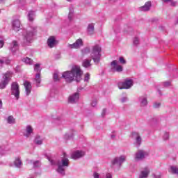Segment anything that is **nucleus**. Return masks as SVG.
Listing matches in <instances>:
<instances>
[{"label":"nucleus","mask_w":178,"mask_h":178,"mask_svg":"<svg viewBox=\"0 0 178 178\" xmlns=\"http://www.w3.org/2000/svg\"><path fill=\"white\" fill-rule=\"evenodd\" d=\"M118 0H109L111 3L116 2Z\"/></svg>","instance_id":"obj_55"},{"label":"nucleus","mask_w":178,"mask_h":178,"mask_svg":"<svg viewBox=\"0 0 178 178\" xmlns=\"http://www.w3.org/2000/svg\"><path fill=\"white\" fill-rule=\"evenodd\" d=\"M10 49L13 54H15V52L19 49V44L16 40L13 41L10 44Z\"/></svg>","instance_id":"obj_19"},{"label":"nucleus","mask_w":178,"mask_h":178,"mask_svg":"<svg viewBox=\"0 0 178 178\" xmlns=\"http://www.w3.org/2000/svg\"><path fill=\"white\" fill-rule=\"evenodd\" d=\"M153 177L154 178H161V177H162V175H161V174H159V175L154 174Z\"/></svg>","instance_id":"obj_48"},{"label":"nucleus","mask_w":178,"mask_h":178,"mask_svg":"<svg viewBox=\"0 0 178 178\" xmlns=\"http://www.w3.org/2000/svg\"><path fill=\"white\" fill-rule=\"evenodd\" d=\"M49 162H50L51 165H57L58 168L56 172L61 175L62 176H65L66 173L65 168L69 167V159L67 158V155L66 153L63 154V157L61 158V161H55L51 159V157H47Z\"/></svg>","instance_id":"obj_2"},{"label":"nucleus","mask_w":178,"mask_h":178,"mask_svg":"<svg viewBox=\"0 0 178 178\" xmlns=\"http://www.w3.org/2000/svg\"><path fill=\"white\" fill-rule=\"evenodd\" d=\"M83 76V70L79 65H74L70 71H65L61 74V79L65 80V83H72V81H80Z\"/></svg>","instance_id":"obj_1"},{"label":"nucleus","mask_w":178,"mask_h":178,"mask_svg":"<svg viewBox=\"0 0 178 178\" xmlns=\"http://www.w3.org/2000/svg\"><path fill=\"white\" fill-rule=\"evenodd\" d=\"M139 101L140 103L141 106H147L148 104V102L147 101V97L142 96L139 98Z\"/></svg>","instance_id":"obj_27"},{"label":"nucleus","mask_w":178,"mask_h":178,"mask_svg":"<svg viewBox=\"0 0 178 178\" xmlns=\"http://www.w3.org/2000/svg\"><path fill=\"white\" fill-rule=\"evenodd\" d=\"M8 151V148L5 145H0V155H5Z\"/></svg>","instance_id":"obj_32"},{"label":"nucleus","mask_w":178,"mask_h":178,"mask_svg":"<svg viewBox=\"0 0 178 178\" xmlns=\"http://www.w3.org/2000/svg\"><path fill=\"white\" fill-rule=\"evenodd\" d=\"M3 40H0V48H2V47H3Z\"/></svg>","instance_id":"obj_52"},{"label":"nucleus","mask_w":178,"mask_h":178,"mask_svg":"<svg viewBox=\"0 0 178 178\" xmlns=\"http://www.w3.org/2000/svg\"><path fill=\"white\" fill-rule=\"evenodd\" d=\"M133 87V80L127 79L124 82L118 83L119 90H129Z\"/></svg>","instance_id":"obj_9"},{"label":"nucleus","mask_w":178,"mask_h":178,"mask_svg":"<svg viewBox=\"0 0 178 178\" xmlns=\"http://www.w3.org/2000/svg\"><path fill=\"white\" fill-rule=\"evenodd\" d=\"M33 134V127L31 126L28 125L26 128V133L24 134L25 137H30Z\"/></svg>","instance_id":"obj_25"},{"label":"nucleus","mask_w":178,"mask_h":178,"mask_svg":"<svg viewBox=\"0 0 178 178\" xmlns=\"http://www.w3.org/2000/svg\"><path fill=\"white\" fill-rule=\"evenodd\" d=\"M164 3H168V2H172V0H162Z\"/></svg>","instance_id":"obj_53"},{"label":"nucleus","mask_w":178,"mask_h":178,"mask_svg":"<svg viewBox=\"0 0 178 178\" xmlns=\"http://www.w3.org/2000/svg\"><path fill=\"white\" fill-rule=\"evenodd\" d=\"M21 24L22 23L19 19H13L12 22L13 29L15 30V31H19Z\"/></svg>","instance_id":"obj_17"},{"label":"nucleus","mask_w":178,"mask_h":178,"mask_svg":"<svg viewBox=\"0 0 178 178\" xmlns=\"http://www.w3.org/2000/svg\"><path fill=\"white\" fill-rule=\"evenodd\" d=\"M101 51L102 49L98 44H96L92 47L90 56L92 59H93V62L96 65H98V63H99V61L101 60Z\"/></svg>","instance_id":"obj_4"},{"label":"nucleus","mask_w":178,"mask_h":178,"mask_svg":"<svg viewBox=\"0 0 178 178\" xmlns=\"http://www.w3.org/2000/svg\"><path fill=\"white\" fill-rule=\"evenodd\" d=\"M74 134L73 133H68L65 135V140H70V138H73Z\"/></svg>","instance_id":"obj_37"},{"label":"nucleus","mask_w":178,"mask_h":178,"mask_svg":"<svg viewBox=\"0 0 178 178\" xmlns=\"http://www.w3.org/2000/svg\"><path fill=\"white\" fill-rule=\"evenodd\" d=\"M106 114V108H104L102 112V118H104V116H105Z\"/></svg>","instance_id":"obj_47"},{"label":"nucleus","mask_w":178,"mask_h":178,"mask_svg":"<svg viewBox=\"0 0 178 178\" xmlns=\"http://www.w3.org/2000/svg\"><path fill=\"white\" fill-rule=\"evenodd\" d=\"M148 175H149V169L146 167L140 172L139 178H147L148 177Z\"/></svg>","instance_id":"obj_20"},{"label":"nucleus","mask_w":178,"mask_h":178,"mask_svg":"<svg viewBox=\"0 0 178 178\" xmlns=\"http://www.w3.org/2000/svg\"><path fill=\"white\" fill-rule=\"evenodd\" d=\"M139 42H140V40L138 39V38H135L134 39V45H138Z\"/></svg>","instance_id":"obj_41"},{"label":"nucleus","mask_w":178,"mask_h":178,"mask_svg":"<svg viewBox=\"0 0 178 178\" xmlns=\"http://www.w3.org/2000/svg\"><path fill=\"white\" fill-rule=\"evenodd\" d=\"M111 138H115V137H116V135H115V134H112L111 136Z\"/></svg>","instance_id":"obj_56"},{"label":"nucleus","mask_w":178,"mask_h":178,"mask_svg":"<svg viewBox=\"0 0 178 178\" xmlns=\"http://www.w3.org/2000/svg\"><path fill=\"white\" fill-rule=\"evenodd\" d=\"M67 2H72V1H73V0H67Z\"/></svg>","instance_id":"obj_58"},{"label":"nucleus","mask_w":178,"mask_h":178,"mask_svg":"<svg viewBox=\"0 0 178 178\" xmlns=\"http://www.w3.org/2000/svg\"><path fill=\"white\" fill-rule=\"evenodd\" d=\"M34 72H37L34 79L36 87H40L41 84V65L40 64L35 65Z\"/></svg>","instance_id":"obj_5"},{"label":"nucleus","mask_w":178,"mask_h":178,"mask_svg":"<svg viewBox=\"0 0 178 178\" xmlns=\"http://www.w3.org/2000/svg\"><path fill=\"white\" fill-rule=\"evenodd\" d=\"M106 178H112V174L108 172V173L106 175Z\"/></svg>","instance_id":"obj_51"},{"label":"nucleus","mask_w":178,"mask_h":178,"mask_svg":"<svg viewBox=\"0 0 178 178\" xmlns=\"http://www.w3.org/2000/svg\"><path fill=\"white\" fill-rule=\"evenodd\" d=\"M81 54L83 56L90 54V47H85L84 49H83L81 50Z\"/></svg>","instance_id":"obj_36"},{"label":"nucleus","mask_w":178,"mask_h":178,"mask_svg":"<svg viewBox=\"0 0 178 178\" xmlns=\"http://www.w3.org/2000/svg\"><path fill=\"white\" fill-rule=\"evenodd\" d=\"M12 60L9 59L8 57H2L0 58V65H10Z\"/></svg>","instance_id":"obj_24"},{"label":"nucleus","mask_w":178,"mask_h":178,"mask_svg":"<svg viewBox=\"0 0 178 178\" xmlns=\"http://www.w3.org/2000/svg\"><path fill=\"white\" fill-rule=\"evenodd\" d=\"M84 155H86V152L83 151L76 150L71 154V158L72 159L77 160L80 159V158H83Z\"/></svg>","instance_id":"obj_14"},{"label":"nucleus","mask_w":178,"mask_h":178,"mask_svg":"<svg viewBox=\"0 0 178 178\" xmlns=\"http://www.w3.org/2000/svg\"><path fill=\"white\" fill-rule=\"evenodd\" d=\"M80 98V94L79 92L74 93L68 97L69 104H76Z\"/></svg>","instance_id":"obj_15"},{"label":"nucleus","mask_w":178,"mask_h":178,"mask_svg":"<svg viewBox=\"0 0 178 178\" xmlns=\"http://www.w3.org/2000/svg\"><path fill=\"white\" fill-rule=\"evenodd\" d=\"M170 169H171L172 172L174 175H178V168L174 167V166H171Z\"/></svg>","instance_id":"obj_38"},{"label":"nucleus","mask_w":178,"mask_h":178,"mask_svg":"<svg viewBox=\"0 0 178 178\" xmlns=\"http://www.w3.org/2000/svg\"><path fill=\"white\" fill-rule=\"evenodd\" d=\"M93 177L94 178H99V174H98L97 172H95L93 174Z\"/></svg>","instance_id":"obj_50"},{"label":"nucleus","mask_w":178,"mask_h":178,"mask_svg":"<svg viewBox=\"0 0 178 178\" xmlns=\"http://www.w3.org/2000/svg\"><path fill=\"white\" fill-rule=\"evenodd\" d=\"M6 0H0V3H5Z\"/></svg>","instance_id":"obj_57"},{"label":"nucleus","mask_w":178,"mask_h":178,"mask_svg":"<svg viewBox=\"0 0 178 178\" xmlns=\"http://www.w3.org/2000/svg\"><path fill=\"white\" fill-rule=\"evenodd\" d=\"M111 70L112 72H118L120 73L123 72V67L118 64V60H114L111 63Z\"/></svg>","instance_id":"obj_12"},{"label":"nucleus","mask_w":178,"mask_h":178,"mask_svg":"<svg viewBox=\"0 0 178 178\" xmlns=\"http://www.w3.org/2000/svg\"><path fill=\"white\" fill-rule=\"evenodd\" d=\"M170 3L171 6H176V5H177L176 1H172V0H171V1H170Z\"/></svg>","instance_id":"obj_49"},{"label":"nucleus","mask_w":178,"mask_h":178,"mask_svg":"<svg viewBox=\"0 0 178 178\" xmlns=\"http://www.w3.org/2000/svg\"><path fill=\"white\" fill-rule=\"evenodd\" d=\"M82 66L85 67V69H91V60H83L82 62Z\"/></svg>","instance_id":"obj_23"},{"label":"nucleus","mask_w":178,"mask_h":178,"mask_svg":"<svg viewBox=\"0 0 178 178\" xmlns=\"http://www.w3.org/2000/svg\"><path fill=\"white\" fill-rule=\"evenodd\" d=\"M14 165L15 168H18L20 169L23 165V162H22V159H20L19 156L15 157V161H14Z\"/></svg>","instance_id":"obj_22"},{"label":"nucleus","mask_w":178,"mask_h":178,"mask_svg":"<svg viewBox=\"0 0 178 178\" xmlns=\"http://www.w3.org/2000/svg\"><path fill=\"white\" fill-rule=\"evenodd\" d=\"M120 101L122 104H124V102H127V101H129V99L127 97H124L120 99Z\"/></svg>","instance_id":"obj_43"},{"label":"nucleus","mask_w":178,"mask_h":178,"mask_svg":"<svg viewBox=\"0 0 178 178\" xmlns=\"http://www.w3.org/2000/svg\"><path fill=\"white\" fill-rule=\"evenodd\" d=\"M83 80H84V81L88 82V80H90V74L89 73H86L85 74Z\"/></svg>","instance_id":"obj_39"},{"label":"nucleus","mask_w":178,"mask_h":178,"mask_svg":"<svg viewBox=\"0 0 178 178\" xmlns=\"http://www.w3.org/2000/svg\"><path fill=\"white\" fill-rule=\"evenodd\" d=\"M6 122L8 124H15L16 123V119L13 115H10L6 118Z\"/></svg>","instance_id":"obj_29"},{"label":"nucleus","mask_w":178,"mask_h":178,"mask_svg":"<svg viewBox=\"0 0 178 178\" xmlns=\"http://www.w3.org/2000/svg\"><path fill=\"white\" fill-rule=\"evenodd\" d=\"M163 140H169V133L165 132L163 136Z\"/></svg>","instance_id":"obj_42"},{"label":"nucleus","mask_w":178,"mask_h":178,"mask_svg":"<svg viewBox=\"0 0 178 178\" xmlns=\"http://www.w3.org/2000/svg\"><path fill=\"white\" fill-rule=\"evenodd\" d=\"M126 158L127 156L125 155H122L118 157H115L112 161V165H117V166H122V164L126 162Z\"/></svg>","instance_id":"obj_11"},{"label":"nucleus","mask_w":178,"mask_h":178,"mask_svg":"<svg viewBox=\"0 0 178 178\" xmlns=\"http://www.w3.org/2000/svg\"><path fill=\"white\" fill-rule=\"evenodd\" d=\"M22 62H24L26 65H33V60L29 57L24 58Z\"/></svg>","instance_id":"obj_35"},{"label":"nucleus","mask_w":178,"mask_h":178,"mask_svg":"<svg viewBox=\"0 0 178 178\" xmlns=\"http://www.w3.org/2000/svg\"><path fill=\"white\" fill-rule=\"evenodd\" d=\"M35 19V13L34 11H29L28 13V20L33 22Z\"/></svg>","instance_id":"obj_30"},{"label":"nucleus","mask_w":178,"mask_h":178,"mask_svg":"<svg viewBox=\"0 0 178 178\" xmlns=\"http://www.w3.org/2000/svg\"><path fill=\"white\" fill-rule=\"evenodd\" d=\"M11 95H14L16 99H19L20 97V90L19 89V83L13 82L11 84Z\"/></svg>","instance_id":"obj_8"},{"label":"nucleus","mask_w":178,"mask_h":178,"mask_svg":"<svg viewBox=\"0 0 178 178\" xmlns=\"http://www.w3.org/2000/svg\"><path fill=\"white\" fill-rule=\"evenodd\" d=\"M146 156H148V153L145 150L139 149L134 154V161L135 162H140L145 159Z\"/></svg>","instance_id":"obj_6"},{"label":"nucleus","mask_w":178,"mask_h":178,"mask_svg":"<svg viewBox=\"0 0 178 178\" xmlns=\"http://www.w3.org/2000/svg\"><path fill=\"white\" fill-rule=\"evenodd\" d=\"M119 60L120 63H121L122 65H126V60H124V58L120 57Z\"/></svg>","instance_id":"obj_40"},{"label":"nucleus","mask_w":178,"mask_h":178,"mask_svg":"<svg viewBox=\"0 0 178 178\" xmlns=\"http://www.w3.org/2000/svg\"><path fill=\"white\" fill-rule=\"evenodd\" d=\"M58 45V40H56V38L55 36H50L47 39V46L49 48H55Z\"/></svg>","instance_id":"obj_13"},{"label":"nucleus","mask_w":178,"mask_h":178,"mask_svg":"<svg viewBox=\"0 0 178 178\" xmlns=\"http://www.w3.org/2000/svg\"><path fill=\"white\" fill-rule=\"evenodd\" d=\"M12 77V73L10 72H7L3 76V80L0 82V89L3 90L6 88L7 84L10 81Z\"/></svg>","instance_id":"obj_7"},{"label":"nucleus","mask_w":178,"mask_h":178,"mask_svg":"<svg viewBox=\"0 0 178 178\" xmlns=\"http://www.w3.org/2000/svg\"><path fill=\"white\" fill-rule=\"evenodd\" d=\"M3 105V104L2 103V100L0 99V109H2Z\"/></svg>","instance_id":"obj_54"},{"label":"nucleus","mask_w":178,"mask_h":178,"mask_svg":"<svg viewBox=\"0 0 178 178\" xmlns=\"http://www.w3.org/2000/svg\"><path fill=\"white\" fill-rule=\"evenodd\" d=\"M24 86L25 87V92H26V95H30V94H31V83L27 81H26L24 83Z\"/></svg>","instance_id":"obj_18"},{"label":"nucleus","mask_w":178,"mask_h":178,"mask_svg":"<svg viewBox=\"0 0 178 178\" xmlns=\"http://www.w3.org/2000/svg\"><path fill=\"white\" fill-rule=\"evenodd\" d=\"M83 45L84 42H83V39L79 38L77 39L73 44H68L67 48L70 49H79V48H81V47Z\"/></svg>","instance_id":"obj_10"},{"label":"nucleus","mask_w":178,"mask_h":178,"mask_svg":"<svg viewBox=\"0 0 178 178\" xmlns=\"http://www.w3.org/2000/svg\"><path fill=\"white\" fill-rule=\"evenodd\" d=\"M154 108H155L156 109H158V108H161V103L159 102L154 103Z\"/></svg>","instance_id":"obj_44"},{"label":"nucleus","mask_w":178,"mask_h":178,"mask_svg":"<svg viewBox=\"0 0 178 178\" xmlns=\"http://www.w3.org/2000/svg\"><path fill=\"white\" fill-rule=\"evenodd\" d=\"M177 24H178V19H177Z\"/></svg>","instance_id":"obj_59"},{"label":"nucleus","mask_w":178,"mask_h":178,"mask_svg":"<svg viewBox=\"0 0 178 178\" xmlns=\"http://www.w3.org/2000/svg\"><path fill=\"white\" fill-rule=\"evenodd\" d=\"M43 141H44V138H42L40 136H36L34 140V143L35 144H36V145H42Z\"/></svg>","instance_id":"obj_26"},{"label":"nucleus","mask_w":178,"mask_h":178,"mask_svg":"<svg viewBox=\"0 0 178 178\" xmlns=\"http://www.w3.org/2000/svg\"><path fill=\"white\" fill-rule=\"evenodd\" d=\"M91 106L94 108L97 106V99H94L92 101Z\"/></svg>","instance_id":"obj_46"},{"label":"nucleus","mask_w":178,"mask_h":178,"mask_svg":"<svg viewBox=\"0 0 178 178\" xmlns=\"http://www.w3.org/2000/svg\"><path fill=\"white\" fill-rule=\"evenodd\" d=\"M28 163H33V168H40L41 166V162L40 161H33V160L28 161Z\"/></svg>","instance_id":"obj_31"},{"label":"nucleus","mask_w":178,"mask_h":178,"mask_svg":"<svg viewBox=\"0 0 178 178\" xmlns=\"http://www.w3.org/2000/svg\"><path fill=\"white\" fill-rule=\"evenodd\" d=\"M170 84H171L170 81L163 82L164 87H170Z\"/></svg>","instance_id":"obj_45"},{"label":"nucleus","mask_w":178,"mask_h":178,"mask_svg":"<svg viewBox=\"0 0 178 178\" xmlns=\"http://www.w3.org/2000/svg\"><path fill=\"white\" fill-rule=\"evenodd\" d=\"M132 137L135 140V144L136 147H140V145H141L142 142L141 136H140V134H138V133L137 132H134L132 134Z\"/></svg>","instance_id":"obj_16"},{"label":"nucleus","mask_w":178,"mask_h":178,"mask_svg":"<svg viewBox=\"0 0 178 178\" xmlns=\"http://www.w3.org/2000/svg\"><path fill=\"white\" fill-rule=\"evenodd\" d=\"M88 34H89V35H92V34H94V24H89L88 25Z\"/></svg>","instance_id":"obj_28"},{"label":"nucleus","mask_w":178,"mask_h":178,"mask_svg":"<svg viewBox=\"0 0 178 178\" xmlns=\"http://www.w3.org/2000/svg\"><path fill=\"white\" fill-rule=\"evenodd\" d=\"M53 79L54 80V81H59V80H60V79H62V76H59V72L58 71H55L54 74H53Z\"/></svg>","instance_id":"obj_34"},{"label":"nucleus","mask_w":178,"mask_h":178,"mask_svg":"<svg viewBox=\"0 0 178 178\" xmlns=\"http://www.w3.org/2000/svg\"><path fill=\"white\" fill-rule=\"evenodd\" d=\"M151 1H147L143 6L140 8V10H142V12H148V10L151 9Z\"/></svg>","instance_id":"obj_21"},{"label":"nucleus","mask_w":178,"mask_h":178,"mask_svg":"<svg viewBox=\"0 0 178 178\" xmlns=\"http://www.w3.org/2000/svg\"><path fill=\"white\" fill-rule=\"evenodd\" d=\"M37 35V26H29L22 31V37L24 40V45L31 44L34 40V37Z\"/></svg>","instance_id":"obj_3"},{"label":"nucleus","mask_w":178,"mask_h":178,"mask_svg":"<svg viewBox=\"0 0 178 178\" xmlns=\"http://www.w3.org/2000/svg\"><path fill=\"white\" fill-rule=\"evenodd\" d=\"M74 12V8L73 6H70L69 8V14H68V19L69 20H72L73 19V13Z\"/></svg>","instance_id":"obj_33"}]
</instances>
